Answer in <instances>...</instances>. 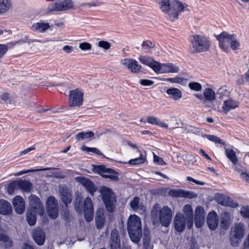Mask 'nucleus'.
<instances>
[{"instance_id":"nucleus-1","label":"nucleus","mask_w":249,"mask_h":249,"mask_svg":"<svg viewBox=\"0 0 249 249\" xmlns=\"http://www.w3.org/2000/svg\"><path fill=\"white\" fill-rule=\"evenodd\" d=\"M172 215V210L169 207L161 208L157 203L153 206L151 212V219L154 224L160 223L162 226L166 227L171 222Z\"/></svg>"},{"instance_id":"nucleus-2","label":"nucleus","mask_w":249,"mask_h":249,"mask_svg":"<svg viewBox=\"0 0 249 249\" xmlns=\"http://www.w3.org/2000/svg\"><path fill=\"white\" fill-rule=\"evenodd\" d=\"M162 12L172 20L178 18L179 13L184 9V6L177 0H158Z\"/></svg>"},{"instance_id":"nucleus-3","label":"nucleus","mask_w":249,"mask_h":249,"mask_svg":"<svg viewBox=\"0 0 249 249\" xmlns=\"http://www.w3.org/2000/svg\"><path fill=\"white\" fill-rule=\"evenodd\" d=\"M127 228L131 240L134 243H139L142 235L141 218L136 214L130 215L127 221Z\"/></svg>"},{"instance_id":"nucleus-4","label":"nucleus","mask_w":249,"mask_h":249,"mask_svg":"<svg viewBox=\"0 0 249 249\" xmlns=\"http://www.w3.org/2000/svg\"><path fill=\"white\" fill-rule=\"evenodd\" d=\"M191 46L190 51L191 53H200L208 50L210 47V41L202 35H194L191 38Z\"/></svg>"},{"instance_id":"nucleus-5","label":"nucleus","mask_w":249,"mask_h":249,"mask_svg":"<svg viewBox=\"0 0 249 249\" xmlns=\"http://www.w3.org/2000/svg\"><path fill=\"white\" fill-rule=\"evenodd\" d=\"M100 193L107 210L108 212H113L117 202L114 193L111 189L105 186L101 188Z\"/></svg>"},{"instance_id":"nucleus-6","label":"nucleus","mask_w":249,"mask_h":249,"mask_svg":"<svg viewBox=\"0 0 249 249\" xmlns=\"http://www.w3.org/2000/svg\"><path fill=\"white\" fill-rule=\"evenodd\" d=\"M245 233L244 225L242 223L234 224L230 233L231 244L237 246L240 241L243 238Z\"/></svg>"},{"instance_id":"nucleus-7","label":"nucleus","mask_w":249,"mask_h":249,"mask_svg":"<svg viewBox=\"0 0 249 249\" xmlns=\"http://www.w3.org/2000/svg\"><path fill=\"white\" fill-rule=\"evenodd\" d=\"M83 92L77 89L70 91L69 105L70 107H80L83 104Z\"/></svg>"},{"instance_id":"nucleus-8","label":"nucleus","mask_w":249,"mask_h":249,"mask_svg":"<svg viewBox=\"0 0 249 249\" xmlns=\"http://www.w3.org/2000/svg\"><path fill=\"white\" fill-rule=\"evenodd\" d=\"M94 171L104 178L114 181L119 180L118 173L116 171L111 168H106L104 165L96 166Z\"/></svg>"},{"instance_id":"nucleus-9","label":"nucleus","mask_w":249,"mask_h":249,"mask_svg":"<svg viewBox=\"0 0 249 249\" xmlns=\"http://www.w3.org/2000/svg\"><path fill=\"white\" fill-rule=\"evenodd\" d=\"M180 71L179 66L173 63H160L158 64L156 73L159 74L163 73H176Z\"/></svg>"},{"instance_id":"nucleus-10","label":"nucleus","mask_w":249,"mask_h":249,"mask_svg":"<svg viewBox=\"0 0 249 249\" xmlns=\"http://www.w3.org/2000/svg\"><path fill=\"white\" fill-rule=\"evenodd\" d=\"M46 210L49 216L52 219L56 218L58 214L57 200L53 196L48 198L46 202Z\"/></svg>"},{"instance_id":"nucleus-11","label":"nucleus","mask_w":249,"mask_h":249,"mask_svg":"<svg viewBox=\"0 0 249 249\" xmlns=\"http://www.w3.org/2000/svg\"><path fill=\"white\" fill-rule=\"evenodd\" d=\"M121 64L133 73H137L141 71L142 67L138 62L132 58H124L121 60Z\"/></svg>"},{"instance_id":"nucleus-12","label":"nucleus","mask_w":249,"mask_h":249,"mask_svg":"<svg viewBox=\"0 0 249 249\" xmlns=\"http://www.w3.org/2000/svg\"><path fill=\"white\" fill-rule=\"evenodd\" d=\"M29 210L36 211L40 215L44 214V208L39 198L35 195H31L29 197Z\"/></svg>"},{"instance_id":"nucleus-13","label":"nucleus","mask_w":249,"mask_h":249,"mask_svg":"<svg viewBox=\"0 0 249 249\" xmlns=\"http://www.w3.org/2000/svg\"><path fill=\"white\" fill-rule=\"evenodd\" d=\"M175 229L178 232H182L186 226L188 227V219L181 213H177L174 220Z\"/></svg>"},{"instance_id":"nucleus-14","label":"nucleus","mask_w":249,"mask_h":249,"mask_svg":"<svg viewBox=\"0 0 249 249\" xmlns=\"http://www.w3.org/2000/svg\"><path fill=\"white\" fill-rule=\"evenodd\" d=\"M232 36L233 34L230 35L225 32L217 36V39L219 41V46L224 51L227 52L229 50Z\"/></svg>"},{"instance_id":"nucleus-15","label":"nucleus","mask_w":249,"mask_h":249,"mask_svg":"<svg viewBox=\"0 0 249 249\" xmlns=\"http://www.w3.org/2000/svg\"><path fill=\"white\" fill-rule=\"evenodd\" d=\"M93 204L92 200L87 197L84 201V213L85 218L88 222L91 221L93 217Z\"/></svg>"},{"instance_id":"nucleus-16","label":"nucleus","mask_w":249,"mask_h":249,"mask_svg":"<svg viewBox=\"0 0 249 249\" xmlns=\"http://www.w3.org/2000/svg\"><path fill=\"white\" fill-rule=\"evenodd\" d=\"M205 216L204 208L200 206H197L195 212V222L197 228L203 226L205 221Z\"/></svg>"},{"instance_id":"nucleus-17","label":"nucleus","mask_w":249,"mask_h":249,"mask_svg":"<svg viewBox=\"0 0 249 249\" xmlns=\"http://www.w3.org/2000/svg\"><path fill=\"white\" fill-rule=\"evenodd\" d=\"M130 207L134 211L138 212L141 214L144 213L146 211V207L142 202H140L139 197L133 198L129 203Z\"/></svg>"},{"instance_id":"nucleus-18","label":"nucleus","mask_w":249,"mask_h":249,"mask_svg":"<svg viewBox=\"0 0 249 249\" xmlns=\"http://www.w3.org/2000/svg\"><path fill=\"white\" fill-rule=\"evenodd\" d=\"M59 195L62 202L67 205L71 201V192L66 186H61L59 188Z\"/></svg>"},{"instance_id":"nucleus-19","label":"nucleus","mask_w":249,"mask_h":249,"mask_svg":"<svg viewBox=\"0 0 249 249\" xmlns=\"http://www.w3.org/2000/svg\"><path fill=\"white\" fill-rule=\"evenodd\" d=\"M138 60L142 64L149 66L156 72L159 62L154 60L151 57L143 55H139Z\"/></svg>"},{"instance_id":"nucleus-20","label":"nucleus","mask_w":249,"mask_h":249,"mask_svg":"<svg viewBox=\"0 0 249 249\" xmlns=\"http://www.w3.org/2000/svg\"><path fill=\"white\" fill-rule=\"evenodd\" d=\"M12 203L17 213L21 214L24 213L25 211V202L21 196H17L14 197Z\"/></svg>"},{"instance_id":"nucleus-21","label":"nucleus","mask_w":249,"mask_h":249,"mask_svg":"<svg viewBox=\"0 0 249 249\" xmlns=\"http://www.w3.org/2000/svg\"><path fill=\"white\" fill-rule=\"evenodd\" d=\"M77 180L85 188L87 191L92 196H93L94 193L96 191V189L94 183L91 181L84 177L77 178Z\"/></svg>"},{"instance_id":"nucleus-22","label":"nucleus","mask_w":249,"mask_h":249,"mask_svg":"<svg viewBox=\"0 0 249 249\" xmlns=\"http://www.w3.org/2000/svg\"><path fill=\"white\" fill-rule=\"evenodd\" d=\"M207 224L210 229L214 230L218 225V217L214 211L210 212L207 216Z\"/></svg>"},{"instance_id":"nucleus-23","label":"nucleus","mask_w":249,"mask_h":249,"mask_svg":"<svg viewBox=\"0 0 249 249\" xmlns=\"http://www.w3.org/2000/svg\"><path fill=\"white\" fill-rule=\"evenodd\" d=\"M110 245L111 249H120L121 244L117 230L114 229L110 234Z\"/></svg>"},{"instance_id":"nucleus-24","label":"nucleus","mask_w":249,"mask_h":249,"mask_svg":"<svg viewBox=\"0 0 249 249\" xmlns=\"http://www.w3.org/2000/svg\"><path fill=\"white\" fill-rule=\"evenodd\" d=\"M239 105V103L238 101L229 98L224 101L222 108L224 112L227 114L230 110L238 107Z\"/></svg>"},{"instance_id":"nucleus-25","label":"nucleus","mask_w":249,"mask_h":249,"mask_svg":"<svg viewBox=\"0 0 249 249\" xmlns=\"http://www.w3.org/2000/svg\"><path fill=\"white\" fill-rule=\"evenodd\" d=\"M216 200L220 204L225 206H230L232 208H236L238 206V204L232 201V200L227 196L220 195L216 196Z\"/></svg>"},{"instance_id":"nucleus-26","label":"nucleus","mask_w":249,"mask_h":249,"mask_svg":"<svg viewBox=\"0 0 249 249\" xmlns=\"http://www.w3.org/2000/svg\"><path fill=\"white\" fill-rule=\"evenodd\" d=\"M35 242L39 246L42 245L45 240V234L41 229H36L32 232Z\"/></svg>"},{"instance_id":"nucleus-27","label":"nucleus","mask_w":249,"mask_h":249,"mask_svg":"<svg viewBox=\"0 0 249 249\" xmlns=\"http://www.w3.org/2000/svg\"><path fill=\"white\" fill-rule=\"evenodd\" d=\"M104 210L103 208H99L97 209L95 216V221L96 228L98 229H102L105 222V217L104 213Z\"/></svg>"},{"instance_id":"nucleus-28","label":"nucleus","mask_w":249,"mask_h":249,"mask_svg":"<svg viewBox=\"0 0 249 249\" xmlns=\"http://www.w3.org/2000/svg\"><path fill=\"white\" fill-rule=\"evenodd\" d=\"M170 195L174 197H184L192 198L197 196V195L193 192L185 191L183 190L178 191L172 190L170 191Z\"/></svg>"},{"instance_id":"nucleus-29","label":"nucleus","mask_w":249,"mask_h":249,"mask_svg":"<svg viewBox=\"0 0 249 249\" xmlns=\"http://www.w3.org/2000/svg\"><path fill=\"white\" fill-rule=\"evenodd\" d=\"M183 212L185 215V218L188 219V228L190 229L193 224V209L190 205H185L183 208Z\"/></svg>"},{"instance_id":"nucleus-30","label":"nucleus","mask_w":249,"mask_h":249,"mask_svg":"<svg viewBox=\"0 0 249 249\" xmlns=\"http://www.w3.org/2000/svg\"><path fill=\"white\" fill-rule=\"evenodd\" d=\"M231 214L229 212H223L221 214L220 226L224 229H227L232 220Z\"/></svg>"},{"instance_id":"nucleus-31","label":"nucleus","mask_w":249,"mask_h":249,"mask_svg":"<svg viewBox=\"0 0 249 249\" xmlns=\"http://www.w3.org/2000/svg\"><path fill=\"white\" fill-rule=\"evenodd\" d=\"M94 133L92 131L81 132L77 134L75 139L77 141H90L94 139Z\"/></svg>"},{"instance_id":"nucleus-32","label":"nucleus","mask_w":249,"mask_h":249,"mask_svg":"<svg viewBox=\"0 0 249 249\" xmlns=\"http://www.w3.org/2000/svg\"><path fill=\"white\" fill-rule=\"evenodd\" d=\"M166 93L170 98L175 101H178L182 98L181 91L177 88H170L166 90Z\"/></svg>"},{"instance_id":"nucleus-33","label":"nucleus","mask_w":249,"mask_h":249,"mask_svg":"<svg viewBox=\"0 0 249 249\" xmlns=\"http://www.w3.org/2000/svg\"><path fill=\"white\" fill-rule=\"evenodd\" d=\"M150 231L147 228H144L143 231V237L142 239L143 249H151L150 245L151 238Z\"/></svg>"},{"instance_id":"nucleus-34","label":"nucleus","mask_w":249,"mask_h":249,"mask_svg":"<svg viewBox=\"0 0 249 249\" xmlns=\"http://www.w3.org/2000/svg\"><path fill=\"white\" fill-rule=\"evenodd\" d=\"M12 211L9 202L5 200H0V213L2 214H9Z\"/></svg>"},{"instance_id":"nucleus-35","label":"nucleus","mask_w":249,"mask_h":249,"mask_svg":"<svg viewBox=\"0 0 249 249\" xmlns=\"http://www.w3.org/2000/svg\"><path fill=\"white\" fill-rule=\"evenodd\" d=\"M12 7L11 0H0V15L8 12Z\"/></svg>"},{"instance_id":"nucleus-36","label":"nucleus","mask_w":249,"mask_h":249,"mask_svg":"<svg viewBox=\"0 0 249 249\" xmlns=\"http://www.w3.org/2000/svg\"><path fill=\"white\" fill-rule=\"evenodd\" d=\"M50 28V25L48 23L42 22L34 23L32 27V29L34 31L39 32H44Z\"/></svg>"},{"instance_id":"nucleus-37","label":"nucleus","mask_w":249,"mask_h":249,"mask_svg":"<svg viewBox=\"0 0 249 249\" xmlns=\"http://www.w3.org/2000/svg\"><path fill=\"white\" fill-rule=\"evenodd\" d=\"M205 101L212 102L216 98V95L214 91L211 88L205 89L203 93Z\"/></svg>"},{"instance_id":"nucleus-38","label":"nucleus","mask_w":249,"mask_h":249,"mask_svg":"<svg viewBox=\"0 0 249 249\" xmlns=\"http://www.w3.org/2000/svg\"><path fill=\"white\" fill-rule=\"evenodd\" d=\"M72 5L71 0H60L57 1L59 11L66 10L72 7Z\"/></svg>"},{"instance_id":"nucleus-39","label":"nucleus","mask_w":249,"mask_h":249,"mask_svg":"<svg viewBox=\"0 0 249 249\" xmlns=\"http://www.w3.org/2000/svg\"><path fill=\"white\" fill-rule=\"evenodd\" d=\"M18 189L26 192H30L32 189V184L27 180H18Z\"/></svg>"},{"instance_id":"nucleus-40","label":"nucleus","mask_w":249,"mask_h":249,"mask_svg":"<svg viewBox=\"0 0 249 249\" xmlns=\"http://www.w3.org/2000/svg\"><path fill=\"white\" fill-rule=\"evenodd\" d=\"M138 151L140 154V157L139 158L129 160L128 162V164L135 165L143 163L145 162L146 160L145 154L142 153L141 150L139 149L138 150Z\"/></svg>"},{"instance_id":"nucleus-41","label":"nucleus","mask_w":249,"mask_h":249,"mask_svg":"<svg viewBox=\"0 0 249 249\" xmlns=\"http://www.w3.org/2000/svg\"><path fill=\"white\" fill-rule=\"evenodd\" d=\"M163 80L165 82H169L172 83L178 84L181 85H185L187 83V79L178 76L172 78H164Z\"/></svg>"},{"instance_id":"nucleus-42","label":"nucleus","mask_w":249,"mask_h":249,"mask_svg":"<svg viewBox=\"0 0 249 249\" xmlns=\"http://www.w3.org/2000/svg\"><path fill=\"white\" fill-rule=\"evenodd\" d=\"M36 213H37L36 211L28 210L26 219L29 225L33 226L36 224Z\"/></svg>"},{"instance_id":"nucleus-43","label":"nucleus","mask_w":249,"mask_h":249,"mask_svg":"<svg viewBox=\"0 0 249 249\" xmlns=\"http://www.w3.org/2000/svg\"><path fill=\"white\" fill-rule=\"evenodd\" d=\"M225 154L232 163H236L238 162V160L233 150L225 148Z\"/></svg>"},{"instance_id":"nucleus-44","label":"nucleus","mask_w":249,"mask_h":249,"mask_svg":"<svg viewBox=\"0 0 249 249\" xmlns=\"http://www.w3.org/2000/svg\"><path fill=\"white\" fill-rule=\"evenodd\" d=\"M0 240L2 241L5 248L12 246L13 242L8 236L4 234V231L0 227Z\"/></svg>"},{"instance_id":"nucleus-45","label":"nucleus","mask_w":249,"mask_h":249,"mask_svg":"<svg viewBox=\"0 0 249 249\" xmlns=\"http://www.w3.org/2000/svg\"><path fill=\"white\" fill-rule=\"evenodd\" d=\"M202 137L207 138L209 141L214 142L215 144L218 143L222 145H225V142L223 141L222 140L215 135L204 134L202 135Z\"/></svg>"},{"instance_id":"nucleus-46","label":"nucleus","mask_w":249,"mask_h":249,"mask_svg":"<svg viewBox=\"0 0 249 249\" xmlns=\"http://www.w3.org/2000/svg\"><path fill=\"white\" fill-rule=\"evenodd\" d=\"M33 42H41V43L44 42L41 41L37 40H32L30 39H29L27 36H25L24 37L21 38V39L19 40L18 41H16L14 42H11V43H9L8 45L10 46H13L18 44L25 43L30 44Z\"/></svg>"},{"instance_id":"nucleus-47","label":"nucleus","mask_w":249,"mask_h":249,"mask_svg":"<svg viewBox=\"0 0 249 249\" xmlns=\"http://www.w3.org/2000/svg\"><path fill=\"white\" fill-rule=\"evenodd\" d=\"M0 98L6 104H15L16 103V98L10 96L9 94L6 93H3L1 95Z\"/></svg>"},{"instance_id":"nucleus-48","label":"nucleus","mask_w":249,"mask_h":249,"mask_svg":"<svg viewBox=\"0 0 249 249\" xmlns=\"http://www.w3.org/2000/svg\"><path fill=\"white\" fill-rule=\"evenodd\" d=\"M18 181L10 183L7 187V191L9 195H13L15 190L18 189Z\"/></svg>"},{"instance_id":"nucleus-49","label":"nucleus","mask_w":249,"mask_h":249,"mask_svg":"<svg viewBox=\"0 0 249 249\" xmlns=\"http://www.w3.org/2000/svg\"><path fill=\"white\" fill-rule=\"evenodd\" d=\"M57 2H52L49 4L47 8L45 9L44 12L46 14H49L53 11H58Z\"/></svg>"},{"instance_id":"nucleus-50","label":"nucleus","mask_w":249,"mask_h":249,"mask_svg":"<svg viewBox=\"0 0 249 249\" xmlns=\"http://www.w3.org/2000/svg\"><path fill=\"white\" fill-rule=\"evenodd\" d=\"M51 169V168H50L47 167V168H40V169H32L27 170H23V171H20L19 172H18L16 174V176H21V175H22L23 174L28 173H30V172L47 171V170H49Z\"/></svg>"},{"instance_id":"nucleus-51","label":"nucleus","mask_w":249,"mask_h":249,"mask_svg":"<svg viewBox=\"0 0 249 249\" xmlns=\"http://www.w3.org/2000/svg\"><path fill=\"white\" fill-rule=\"evenodd\" d=\"M231 37L232 38L231 40L230 46L231 48L233 50H237L240 45V43L237 40L236 36L235 35L233 34V36H231Z\"/></svg>"},{"instance_id":"nucleus-52","label":"nucleus","mask_w":249,"mask_h":249,"mask_svg":"<svg viewBox=\"0 0 249 249\" xmlns=\"http://www.w3.org/2000/svg\"><path fill=\"white\" fill-rule=\"evenodd\" d=\"M81 149L83 151H86L87 152H92V153H96L99 155H102V153L101 152V151L97 148L89 147L85 145H83L81 147Z\"/></svg>"},{"instance_id":"nucleus-53","label":"nucleus","mask_w":249,"mask_h":249,"mask_svg":"<svg viewBox=\"0 0 249 249\" xmlns=\"http://www.w3.org/2000/svg\"><path fill=\"white\" fill-rule=\"evenodd\" d=\"M189 88L193 90H195L196 91H200L202 89V86L198 82H190L189 83Z\"/></svg>"},{"instance_id":"nucleus-54","label":"nucleus","mask_w":249,"mask_h":249,"mask_svg":"<svg viewBox=\"0 0 249 249\" xmlns=\"http://www.w3.org/2000/svg\"><path fill=\"white\" fill-rule=\"evenodd\" d=\"M154 44L148 40L143 41L142 44V49L146 52H148L150 49L154 48Z\"/></svg>"},{"instance_id":"nucleus-55","label":"nucleus","mask_w":249,"mask_h":249,"mask_svg":"<svg viewBox=\"0 0 249 249\" xmlns=\"http://www.w3.org/2000/svg\"><path fill=\"white\" fill-rule=\"evenodd\" d=\"M240 213L243 217L249 218V206L242 207Z\"/></svg>"},{"instance_id":"nucleus-56","label":"nucleus","mask_w":249,"mask_h":249,"mask_svg":"<svg viewBox=\"0 0 249 249\" xmlns=\"http://www.w3.org/2000/svg\"><path fill=\"white\" fill-rule=\"evenodd\" d=\"M79 47L82 51H89L91 49V45L88 42H82L79 44Z\"/></svg>"},{"instance_id":"nucleus-57","label":"nucleus","mask_w":249,"mask_h":249,"mask_svg":"<svg viewBox=\"0 0 249 249\" xmlns=\"http://www.w3.org/2000/svg\"><path fill=\"white\" fill-rule=\"evenodd\" d=\"M98 46L105 50H108L110 48V44L109 42L104 40L99 41Z\"/></svg>"},{"instance_id":"nucleus-58","label":"nucleus","mask_w":249,"mask_h":249,"mask_svg":"<svg viewBox=\"0 0 249 249\" xmlns=\"http://www.w3.org/2000/svg\"><path fill=\"white\" fill-rule=\"evenodd\" d=\"M154 161L155 163H157L159 165H163L166 164V163L164 161V160H163V159L161 158H160L158 156H156L154 153Z\"/></svg>"},{"instance_id":"nucleus-59","label":"nucleus","mask_w":249,"mask_h":249,"mask_svg":"<svg viewBox=\"0 0 249 249\" xmlns=\"http://www.w3.org/2000/svg\"><path fill=\"white\" fill-rule=\"evenodd\" d=\"M240 177L243 180L249 184V174L245 171L242 172L240 174Z\"/></svg>"},{"instance_id":"nucleus-60","label":"nucleus","mask_w":249,"mask_h":249,"mask_svg":"<svg viewBox=\"0 0 249 249\" xmlns=\"http://www.w3.org/2000/svg\"><path fill=\"white\" fill-rule=\"evenodd\" d=\"M234 165V169L237 172L241 173L242 172L245 171V168L242 166L240 164L236 162V163H233Z\"/></svg>"},{"instance_id":"nucleus-61","label":"nucleus","mask_w":249,"mask_h":249,"mask_svg":"<svg viewBox=\"0 0 249 249\" xmlns=\"http://www.w3.org/2000/svg\"><path fill=\"white\" fill-rule=\"evenodd\" d=\"M140 83L143 86H152L154 82L148 79H142L140 80Z\"/></svg>"},{"instance_id":"nucleus-62","label":"nucleus","mask_w":249,"mask_h":249,"mask_svg":"<svg viewBox=\"0 0 249 249\" xmlns=\"http://www.w3.org/2000/svg\"><path fill=\"white\" fill-rule=\"evenodd\" d=\"M8 48L6 45L0 44V58L3 57L4 54L6 53Z\"/></svg>"},{"instance_id":"nucleus-63","label":"nucleus","mask_w":249,"mask_h":249,"mask_svg":"<svg viewBox=\"0 0 249 249\" xmlns=\"http://www.w3.org/2000/svg\"><path fill=\"white\" fill-rule=\"evenodd\" d=\"M159 120L157 118L153 117H149L147 119V122L152 124L157 125Z\"/></svg>"},{"instance_id":"nucleus-64","label":"nucleus","mask_w":249,"mask_h":249,"mask_svg":"<svg viewBox=\"0 0 249 249\" xmlns=\"http://www.w3.org/2000/svg\"><path fill=\"white\" fill-rule=\"evenodd\" d=\"M62 49L67 53H70L73 50V47L69 45H65L63 46Z\"/></svg>"}]
</instances>
